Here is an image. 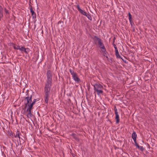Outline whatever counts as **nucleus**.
<instances>
[{"label":"nucleus","instance_id":"12","mask_svg":"<svg viewBox=\"0 0 157 157\" xmlns=\"http://www.w3.org/2000/svg\"><path fill=\"white\" fill-rule=\"evenodd\" d=\"M3 8L2 6L0 5V20L3 16Z\"/></svg>","mask_w":157,"mask_h":157},{"label":"nucleus","instance_id":"25","mask_svg":"<svg viewBox=\"0 0 157 157\" xmlns=\"http://www.w3.org/2000/svg\"><path fill=\"white\" fill-rule=\"evenodd\" d=\"M135 144V145L137 147H138L139 146V145L137 144V143L136 142V141H134Z\"/></svg>","mask_w":157,"mask_h":157},{"label":"nucleus","instance_id":"1","mask_svg":"<svg viewBox=\"0 0 157 157\" xmlns=\"http://www.w3.org/2000/svg\"><path fill=\"white\" fill-rule=\"evenodd\" d=\"M47 80L45 84L44 92H45L44 100L45 102L48 103L49 98L51 87L52 83V74L51 71L48 70L47 73Z\"/></svg>","mask_w":157,"mask_h":157},{"label":"nucleus","instance_id":"29","mask_svg":"<svg viewBox=\"0 0 157 157\" xmlns=\"http://www.w3.org/2000/svg\"><path fill=\"white\" fill-rule=\"evenodd\" d=\"M115 39V37H114V38H113V39Z\"/></svg>","mask_w":157,"mask_h":157},{"label":"nucleus","instance_id":"14","mask_svg":"<svg viewBox=\"0 0 157 157\" xmlns=\"http://www.w3.org/2000/svg\"><path fill=\"white\" fill-rule=\"evenodd\" d=\"M84 16L86 17H87V18L88 19H89L90 20H92V17H91V16L89 13H85Z\"/></svg>","mask_w":157,"mask_h":157},{"label":"nucleus","instance_id":"6","mask_svg":"<svg viewBox=\"0 0 157 157\" xmlns=\"http://www.w3.org/2000/svg\"><path fill=\"white\" fill-rule=\"evenodd\" d=\"M128 19L129 21L130 22V23L132 27H133L134 28V26L135 25L133 21H132V16L130 12H129L128 13Z\"/></svg>","mask_w":157,"mask_h":157},{"label":"nucleus","instance_id":"26","mask_svg":"<svg viewBox=\"0 0 157 157\" xmlns=\"http://www.w3.org/2000/svg\"><path fill=\"white\" fill-rule=\"evenodd\" d=\"M135 144V145L137 147H138L139 146V145L137 144V143L136 142V141H134Z\"/></svg>","mask_w":157,"mask_h":157},{"label":"nucleus","instance_id":"22","mask_svg":"<svg viewBox=\"0 0 157 157\" xmlns=\"http://www.w3.org/2000/svg\"><path fill=\"white\" fill-rule=\"evenodd\" d=\"M25 48L23 47H21L20 48V47L19 48L18 50L21 51H24V49Z\"/></svg>","mask_w":157,"mask_h":157},{"label":"nucleus","instance_id":"8","mask_svg":"<svg viewBox=\"0 0 157 157\" xmlns=\"http://www.w3.org/2000/svg\"><path fill=\"white\" fill-rule=\"evenodd\" d=\"M76 7L78 9V11L79 12L82 14L84 16L85 13H86V12L84 11L83 10H82L80 7V6L78 5Z\"/></svg>","mask_w":157,"mask_h":157},{"label":"nucleus","instance_id":"24","mask_svg":"<svg viewBox=\"0 0 157 157\" xmlns=\"http://www.w3.org/2000/svg\"><path fill=\"white\" fill-rule=\"evenodd\" d=\"M114 110L115 111V113H118L116 107L115 106L114 107Z\"/></svg>","mask_w":157,"mask_h":157},{"label":"nucleus","instance_id":"19","mask_svg":"<svg viewBox=\"0 0 157 157\" xmlns=\"http://www.w3.org/2000/svg\"><path fill=\"white\" fill-rule=\"evenodd\" d=\"M114 42H115V40H114L113 42V44L114 48L115 49V51L117 50V47L116 45L114 44Z\"/></svg>","mask_w":157,"mask_h":157},{"label":"nucleus","instance_id":"18","mask_svg":"<svg viewBox=\"0 0 157 157\" xmlns=\"http://www.w3.org/2000/svg\"><path fill=\"white\" fill-rule=\"evenodd\" d=\"M24 52L25 53H27L29 51V49L28 48H25L24 49Z\"/></svg>","mask_w":157,"mask_h":157},{"label":"nucleus","instance_id":"15","mask_svg":"<svg viewBox=\"0 0 157 157\" xmlns=\"http://www.w3.org/2000/svg\"><path fill=\"white\" fill-rule=\"evenodd\" d=\"M115 55H116L117 57L118 58H121V57L119 54L118 50H116V51H115Z\"/></svg>","mask_w":157,"mask_h":157},{"label":"nucleus","instance_id":"9","mask_svg":"<svg viewBox=\"0 0 157 157\" xmlns=\"http://www.w3.org/2000/svg\"><path fill=\"white\" fill-rule=\"evenodd\" d=\"M30 12L31 13V15L33 16V18H36V14L34 12L32 8V6H31L30 8Z\"/></svg>","mask_w":157,"mask_h":157},{"label":"nucleus","instance_id":"28","mask_svg":"<svg viewBox=\"0 0 157 157\" xmlns=\"http://www.w3.org/2000/svg\"><path fill=\"white\" fill-rule=\"evenodd\" d=\"M121 59L122 60H123L124 62H125V63H126V60H124V59H123V58H121Z\"/></svg>","mask_w":157,"mask_h":157},{"label":"nucleus","instance_id":"16","mask_svg":"<svg viewBox=\"0 0 157 157\" xmlns=\"http://www.w3.org/2000/svg\"><path fill=\"white\" fill-rule=\"evenodd\" d=\"M71 136L73 137L76 140L79 141V139L76 136V134L74 133H72L71 134Z\"/></svg>","mask_w":157,"mask_h":157},{"label":"nucleus","instance_id":"5","mask_svg":"<svg viewBox=\"0 0 157 157\" xmlns=\"http://www.w3.org/2000/svg\"><path fill=\"white\" fill-rule=\"evenodd\" d=\"M101 40H98V45H99V47L102 49V50H101L103 52L105 53L106 51L105 49V47L104 45V44H103V43H102Z\"/></svg>","mask_w":157,"mask_h":157},{"label":"nucleus","instance_id":"21","mask_svg":"<svg viewBox=\"0 0 157 157\" xmlns=\"http://www.w3.org/2000/svg\"><path fill=\"white\" fill-rule=\"evenodd\" d=\"M58 24H61V26L62 27L63 25V22L60 21L58 22Z\"/></svg>","mask_w":157,"mask_h":157},{"label":"nucleus","instance_id":"2","mask_svg":"<svg viewBox=\"0 0 157 157\" xmlns=\"http://www.w3.org/2000/svg\"><path fill=\"white\" fill-rule=\"evenodd\" d=\"M93 86L94 90L97 92L98 95H100L101 94L103 93V87L102 85L99 83H96Z\"/></svg>","mask_w":157,"mask_h":157},{"label":"nucleus","instance_id":"17","mask_svg":"<svg viewBox=\"0 0 157 157\" xmlns=\"http://www.w3.org/2000/svg\"><path fill=\"white\" fill-rule=\"evenodd\" d=\"M36 99H35L33 100V102L31 104H30V106L31 107H33V105L35 103L36 101Z\"/></svg>","mask_w":157,"mask_h":157},{"label":"nucleus","instance_id":"4","mask_svg":"<svg viewBox=\"0 0 157 157\" xmlns=\"http://www.w3.org/2000/svg\"><path fill=\"white\" fill-rule=\"evenodd\" d=\"M32 95H30L29 96L28 95V96L26 97L25 99V101H26V103H25V107L27 106H30V104H31L32 103Z\"/></svg>","mask_w":157,"mask_h":157},{"label":"nucleus","instance_id":"31","mask_svg":"<svg viewBox=\"0 0 157 157\" xmlns=\"http://www.w3.org/2000/svg\"><path fill=\"white\" fill-rule=\"evenodd\" d=\"M156 11H157V9H156Z\"/></svg>","mask_w":157,"mask_h":157},{"label":"nucleus","instance_id":"11","mask_svg":"<svg viewBox=\"0 0 157 157\" xmlns=\"http://www.w3.org/2000/svg\"><path fill=\"white\" fill-rule=\"evenodd\" d=\"M132 138L133 140L134 141H136V137L137 135L136 133L134 131L133 132L132 134Z\"/></svg>","mask_w":157,"mask_h":157},{"label":"nucleus","instance_id":"23","mask_svg":"<svg viewBox=\"0 0 157 157\" xmlns=\"http://www.w3.org/2000/svg\"><path fill=\"white\" fill-rule=\"evenodd\" d=\"M138 148V149H140L141 151H143L144 150L143 147L142 146H139Z\"/></svg>","mask_w":157,"mask_h":157},{"label":"nucleus","instance_id":"27","mask_svg":"<svg viewBox=\"0 0 157 157\" xmlns=\"http://www.w3.org/2000/svg\"><path fill=\"white\" fill-rule=\"evenodd\" d=\"M5 12L6 14L9 13L8 11L6 8L5 9Z\"/></svg>","mask_w":157,"mask_h":157},{"label":"nucleus","instance_id":"7","mask_svg":"<svg viewBox=\"0 0 157 157\" xmlns=\"http://www.w3.org/2000/svg\"><path fill=\"white\" fill-rule=\"evenodd\" d=\"M28 108L27 109V117H29V116L31 117V110L32 109L33 107H31V106L28 107Z\"/></svg>","mask_w":157,"mask_h":157},{"label":"nucleus","instance_id":"30","mask_svg":"<svg viewBox=\"0 0 157 157\" xmlns=\"http://www.w3.org/2000/svg\"><path fill=\"white\" fill-rule=\"evenodd\" d=\"M97 39L98 40V39H100L98 38Z\"/></svg>","mask_w":157,"mask_h":157},{"label":"nucleus","instance_id":"10","mask_svg":"<svg viewBox=\"0 0 157 157\" xmlns=\"http://www.w3.org/2000/svg\"><path fill=\"white\" fill-rule=\"evenodd\" d=\"M115 114L116 115L115 119L116 120V123L117 124H118L120 121L118 113H115Z\"/></svg>","mask_w":157,"mask_h":157},{"label":"nucleus","instance_id":"3","mask_svg":"<svg viewBox=\"0 0 157 157\" xmlns=\"http://www.w3.org/2000/svg\"><path fill=\"white\" fill-rule=\"evenodd\" d=\"M69 71L72 75V78L77 83L79 82H80V80L78 77L77 74L74 71L71 69H70Z\"/></svg>","mask_w":157,"mask_h":157},{"label":"nucleus","instance_id":"20","mask_svg":"<svg viewBox=\"0 0 157 157\" xmlns=\"http://www.w3.org/2000/svg\"><path fill=\"white\" fill-rule=\"evenodd\" d=\"M15 137H18L20 138L19 132H17L16 134L14 136Z\"/></svg>","mask_w":157,"mask_h":157},{"label":"nucleus","instance_id":"13","mask_svg":"<svg viewBox=\"0 0 157 157\" xmlns=\"http://www.w3.org/2000/svg\"><path fill=\"white\" fill-rule=\"evenodd\" d=\"M10 45L12 46L13 47L14 49L17 50H18L19 48L20 47L19 46H16L15 44L13 43H11Z\"/></svg>","mask_w":157,"mask_h":157}]
</instances>
